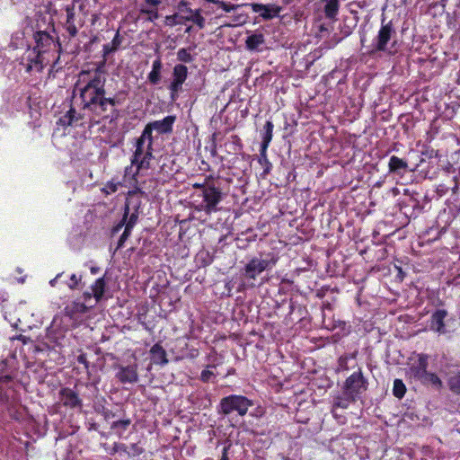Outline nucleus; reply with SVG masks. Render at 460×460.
I'll use <instances>...</instances> for the list:
<instances>
[{
	"mask_svg": "<svg viewBox=\"0 0 460 460\" xmlns=\"http://www.w3.org/2000/svg\"><path fill=\"white\" fill-rule=\"evenodd\" d=\"M279 257L276 252H268L264 258L252 257L242 269L244 279L255 280L264 270H271Z\"/></svg>",
	"mask_w": 460,
	"mask_h": 460,
	"instance_id": "nucleus-2",
	"label": "nucleus"
},
{
	"mask_svg": "<svg viewBox=\"0 0 460 460\" xmlns=\"http://www.w3.org/2000/svg\"><path fill=\"white\" fill-rule=\"evenodd\" d=\"M429 356L425 353H419L417 355V360L414 364L410 367V372L411 376L420 381L423 378L428 372Z\"/></svg>",
	"mask_w": 460,
	"mask_h": 460,
	"instance_id": "nucleus-16",
	"label": "nucleus"
},
{
	"mask_svg": "<svg viewBox=\"0 0 460 460\" xmlns=\"http://www.w3.org/2000/svg\"><path fill=\"white\" fill-rule=\"evenodd\" d=\"M20 65L24 67L26 73L31 74L42 72L47 62L44 54L32 47H28L21 57Z\"/></svg>",
	"mask_w": 460,
	"mask_h": 460,
	"instance_id": "nucleus-5",
	"label": "nucleus"
},
{
	"mask_svg": "<svg viewBox=\"0 0 460 460\" xmlns=\"http://www.w3.org/2000/svg\"><path fill=\"white\" fill-rule=\"evenodd\" d=\"M448 313L446 309L435 310L429 318V328L430 331L441 335L447 333L446 318Z\"/></svg>",
	"mask_w": 460,
	"mask_h": 460,
	"instance_id": "nucleus-14",
	"label": "nucleus"
},
{
	"mask_svg": "<svg viewBox=\"0 0 460 460\" xmlns=\"http://www.w3.org/2000/svg\"><path fill=\"white\" fill-rule=\"evenodd\" d=\"M140 171L137 170V167L136 165H132V164L130 163V164L128 166H126L125 167V170H124V175H123V180L125 182H128V183H137V176L139 174Z\"/></svg>",
	"mask_w": 460,
	"mask_h": 460,
	"instance_id": "nucleus-31",
	"label": "nucleus"
},
{
	"mask_svg": "<svg viewBox=\"0 0 460 460\" xmlns=\"http://www.w3.org/2000/svg\"><path fill=\"white\" fill-rule=\"evenodd\" d=\"M244 234H250L249 236L246 237V240L248 242L255 241L256 236H257L256 234H252V230H248L246 233H242V235H244Z\"/></svg>",
	"mask_w": 460,
	"mask_h": 460,
	"instance_id": "nucleus-58",
	"label": "nucleus"
},
{
	"mask_svg": "<svg viewBox=\"0 0 460 460\" xmlns=\"http://www.w3.org/2000/svg\"><path fill=\"white\" fill-rule=\"evenodd\" d=\"M193 187H194L195 189H200V190H201V193H203L204 189H207V188H208V186H206V185H205V184H203V183H195V184H193Z\"/></svg>",
	"mask_w": 460,
	"mask_h": 460,
	"instance_id": "nucleus-63",
	"label": "nucleus"
},
{
	"mask_svg": "<svg viewBox=\"0 0 460 460\" xmlns=\"http://www.w3.org/2000/svg\"><path fill=\"white\" fill-rule=\"evenodd\" d=\"M150 356L155 365L164 366L168 363L167 353L159 342L152 346Z\"/></svg>",
	"mask_w": 460,
	"mask_h": 460,
	"instance_id": "nucleus-24",
	"label": "nucleus"
},
{
	"mask_svg": "<svg viewBox=\"0 0 460 460\" xmlns=\"http://www.w3.org/2000/svg\"><path fill=\"white\" fill-rule=\"evenodd\" d=\"M162 4V0H144V4H141L140 8H158V5Z\"/></svg>",
	"mask_w": 460,
	"mask_h": 460,
	"instance_id": "nucleus-52",
	"label": "nucleus"
},
{
	"mask_svg": "<svg viewBox=\"0 0 460 460\" xmlns=\"http://www.w3.org/2000/svg\"><path fill=\"white\" fill-rule=\"evenodd\" d=\"M102 101H103V103H102V105L100 108V117H104L103 114L107 111L108 105L115 107V106L120 104V102L115 96H113V97H106V94H105V95H103Z\"/></svg>",
	"mask_w": 460,
	"mask_h": 460,
	"instance_id": "nucleus-36",
	"label": "nucleus"
},
{
	"mask_svg": "<svg viewBox=\"0 0 460 460\" xmlns=\"http://www.w3.org/2000/svg\"><path fill=\"white\" fill-rule=\"evenodd\" d=\"M105 84L100 79L78 77L73 91L74 96L77 93L81 101V110L88 111L93 116L100 117V108L103 103V95L106 94Z\"/></svg>",
	"mask_w": 460,
	"mask_h": 460,
	"instance_id": "nucleus-1",
	"label": "nucleus"
},
{
	"mask_svg": "<svg viewBox=\"0 0 460 460\" xmlns=\"http://www.w3.org/2000/svg\"><path fill=\"white\" fill-rule=\"evenodd\" d=\"M153 131L154 129L149 125V123H147L140 135L141 137L144 138V140L147 141V149H151V146H153L154 145Z\"/></svg>",
	"mask_w": 460,
	"mask_h": 460,
	"instance_id": "nucleus-37",
	"label": "nucleus"
},
{
	"mask_svg": "<svg viewBox=\"0 0 460 460\" xmlns=\"http://www.w3.org/2000/svg\"><path fill=\"white\" fill-rule=\"evenodd\" d=\"M451 181L453 183L452 185H447L446 183H440L437 187V191H438V193L440 196L447 194L449 190H452L453 194H456L457 193V190H458V188H459L457 177L454 176L453 179L451 180Z\"/></svg>",
	"mask_w": 460,
	"mask_h": 460,
	"instance_id": "nucleus-34",
	"label": "nucleus"
},
{
	"mask_svg": "<svg viewBox=\"0 0 460 460\" xmlns=\"http://www.w3.org/2000/svg\"><path fill=\"white\" fill-rule=\"evenodd\" d=\"M273 128L274 124L271 120H267L265 125L263 126V130L261 133V143L260 150L267 151L273 137Z\"/></svg>",
	"mask_w": 460,
	"mask_h": 460,
	"instance_id": "nucleus-26",
	"label": "nucleus"
},
{
	"mask_svg": "<svg viewBox=\"0 0 460 460\" xmlns=\"http://www.w3.org/2000/svg\"><path fill=\"white\" fill-rule=\"evenodd\" d=\"M112 367L117 370L115 377L120 384H136L139 379L137 363L128 366L114 364Z\"/></svg>",
	"mask_w": 460,
	"mask_h": 460,
	"instance_id": "nucleus-11",
	"label": "nucleus"
},
{
	"mask_svg": "<svg viewBox=\"0 0 460 460\" xmlns=\"http://www.w3.org/2000/svg\"><path fill=\"white\" fill-rule=\"evenodd\" d=\"M406 393V386L402 379L396 378L394 381L393 394L398 399H402Z\"/></svg>",
	"mask_w": 460,
	"mask_h": 460,
	"instance_id": "nucleus-35",
	"label": "nucleus"
},
{
	"mask_svg": "<svg viewBox=\"0 0 460 460\" xmlns=\"http://www.w3.org/2000/svg\"><path fill=\"white\" fill-rule=\"evenodd\" d=\"M153 151H154L153 146H151V149H147V147H146L142 157H145L146 159L152 160L154 158Z\"/></svg>",
	"mask_w": 460,
	"mask_h": 460,
	"instance_id": "nucleus-57",
	"label": "nucleus"
},
{
	"mask_svg": "<svg viewBox=\"0 0 460 460\" xmlns=\"http://www.w3.org/2000/svg\"><path fill=\"white\" fill-rule=\"evenodd\" d=\"M258 163L263 167V172L261 173V178L265 179L272 170V164L268 159L267 151L260 150Z\"/></svg>",
	"mask_w": 460,
	"mask_h": 460,
	"instance_id": "nucleus-29",
	"label": "nucleus"
},
{
	"mask_svg": "<svg viewBox=\"0 0 460 460\" xmlns=\"http://www.w3.org/2000/svg\"><path fill=\"white\" fill-rule=\"evenodd\" d=\"M122 41H123V38L119 34V30H118L116 31V34H115L114 38L112 39V40H111V42L110 44L117 51L119 49V48L120 47Z\"/></svg>",
	"mask_w": 460,
	"mask_h": 460,
	"instance_id": "nucleus-50",
	"label": "nucleus"
},
{
	"mask_svg": "<svg viewBox=\"0 0 460 460\" xmlns=\"http://www.w3.org/2000/svg\"><path fill=\"white\" fill-rule=\"evenodd\" d=\"M253 405L252 400L243 395L231 394L223 397L220 401V412L225 415L236 411L240 416H244L249 408Z\"/></svg>",
	"mask_w": 460,
	"mask_h": 460,
	"instance_id": "nucleus-3",
	"label": "nucleus"
},
{
	"mask_svg": "<svg viewBox=\"0 0 460 460\" xmlns=\"http://www.w3.org/2000/svg\"><path fill=\"white\" fill-rule=\"evenodd\" d=\"M29 349H31L32 352H34V353H38L40 351H42V349L38 345H36L34 342H33V345H31Z\"/></svg>",
	"mask_w": 460,
	"mask_h": 460,
	"instance_id": "nucleus-62",
	"label": "nucleus"
},
{
	"mask_svg": "<svg viewBox=\"0 0 460 460\" xmlns=\"http://www.w3.org/2000/svg\"><path fill=\"white\" fill-rule=\"evenodd\" d=\"M367 387V379L363 376L362 369L359 367L346 378L342 389L344 393L351 394L352 400H358Z\"/></svg>",
	"mask_w": 460,
	"mask_h": 460,
	"instance_id": "nucleus-4",
	"label": "nucleus"
},
{
	"mask_svg": "<svg viewBox=\"0 0 460 460\" xmlns=\"http://www.w3.org/2000/svg\"><path fill=\"white\" fill-rule=\"evenodd\" d=\"M33 40L35 45L32 48L44 55L50 50L52 46H58V52L61 51V44L58 37L54 36L48 31H36L33 33Z\"/></svg>",
	"mask_w": 460,
	"mask_h": 460,
	"instance_id": "nucleus-7",
	"label": "nucleus"
},
{
	"mask_svg": "<svg viewBox=\"0 0 460 460\" xmlns=\"http://www.w3.org/2000/svg\"><path fill=\"white\" fill-rule=\"evenodd\" d=\"M265 38L262 33H253L245 40V48L249 51H260L259 47L264 44Z\"/></svg>",
	"mask_w": 460,
	"mask_h": 460,
	"instance_id": "nucleus-27",
	"label": "nucleus"
},
{
	"mask_svg": "<svg viewBox=\"0 0 460 460\" xmlns=\"http://www.w3.org/2000/svg\"><path fill=\"white\" fill-rule=\"evenodd\" d=\"M396 31L394 27L392 21L385 23V19L382 20L381 27L377 32L376 37L374 40V51L386 52L388 48L387 45L392 40L393 36H395Z\"/></svg>",
	"mask_w": 460,
	"mask_h": 460,
	"instance_id": "nucleus-8",
	"label": "nucleus"
},
{
	"mask_svg": "<svg viewBox=\"0 0 460 460\" xmlns=\"http://www.w3.org/2000/svg\"><path fill=\"white\" fill-rule=\"evenodd\" d=\"M131 231H132V229H130L127 226L124 228L122 234L120 235L119 239L118 240L116 250L121 249L124 246L125 242L128 240V238L131 234Z\"/></svg>",
	"mask_w": 460,
	"mask_h": 460,
	"instance_id": "nucleus-44",
	"label": "nucleus"
},
{
	"mask_svg": "<svg viewBox=\"0 0 460 460\" xmlns=\"http://www.w3.org/2000/svg\"><path fill=\"white\" fill-rule=\"evenodd\" d=\"M99 271H100V268L97 266H92L90 268V272L92 275H96L97 273H99Z\"/></svg>",
	"mask_w": 460,
	"mask_h": 460,
	"instance_id": "nucleus-64",
	"label": "nucleus"
},
{
	"mask_svg": "<svg viewBox=\"0 0 460 460\" xmlns=\"http://www.w3.org/2000/svg\"><path fill=\"white\" fill-rule=\"evenodd\" d=\"M140 13L147 14L146 20L154 22L159 18L158 8H140Z\"/></svg>",
	"mask_w": 460,
	"mask_h": 460,
	"instance_id": "nucleus-42",
	"label": "nucleus"
},
{
	"mask_svg": "<svg viewBox=\"0 0 460 460\" xmlns=\"http://www.w3.org/2000/svg\"><path fill=\"white\" fill-rule=\"evenodd\" d=\"M106 62L107 58L104 59V58H102V60L95 64V67L93 69L81 70L78 74L80 80H84V78L86 77L89 79H100L106 82Z\"/></svg>",
	"mask_w": 460,
	"mask_h": 460,
	"instance_id": "nucleus-18",
	"label": "nucleus"
},
{
	"mask_svg": "<svg viewBox=\"0 0 460 460\" xmlns=\"http://www.w3.org/2000/svg\"><path fill=\"white\" fill-rule=\"evenodd\" d=\"M199 356V350L197 349H193L190 351L189 358H195Z\"/></svg>",
	"mask_w": 460,
	"mask_h": 460,
	"instance_id": "nucleus-61",
	"label": "nucleus"
},
{
	"mask_svg": "<svg viewBox=\"0 0 460 460\" xmlns=\"http://www.w3.org/2000/svg\"><path fill=\"white\" fill-rule=\"evenodd\" d=\"M119 185V182H116L113 180L109 181L102 189V192L104 193L105 195L115 193L118 190Z\"/></svg>",
	"mask_w": 460,
	"mask_h": 460,
	"instance_id": "nucleus-43",
	"label": "nucleus"
},
{
	"mask_svg": "<svg viewBox=\"0 0 460 460\" xmlns=\"http://www.w3.org/2000/svg\"><path fill=\"white\" fill-rule=\"evenodd\" d=\"M202 196V201L196 208L198 211H203L208 215L218 211L217 205L223 199V193L219 188L214 185L208 186L204 189Z\"/></svg>",
	"mask_w": 460,
	"mask_h": 460,
	"instance_id": "nucleus-6",
	"label": "nucleus"
},
{
	"mask_svg": "<svg viewBox=\"0 0 460 460\" xmlns=\"http://www.w3.org/2000/svg\"><path fill=\"white\" fill-rule=\"evenodd\" d=\"M357 400L351 399V394L344 393L341 395L334 397L332 412L335 417L334 410L336 408L347 409L351 403H354Z\"/></svg>",
	"mask_w": 460,
	"mask_h": 460,
	"instance_id": "nucleus-28",
	"label": "nucleus"
},
{
	"mask_svg": "<svg viewBox=\"0 0 460 460\" xmlns=\"http://www.w3.org/2000/svg\"><path fill=\"white\" fill-rule=\"evenodd\" d=\"M10 340L11 341L18 340V341H22V345H24V346L27 345V346H29V348L31 347V345H33V341L30 337L22 335V334L11 337Z\"/></svg>",
	"mask_w": 460,
	"mask_h": 460,
	"instance_id": "nucleus-48",
	"label": "nucleus"
},
{
	"mask_svg": "<svg viewBox=\"0 0 460 460\" xmlns=\"http://www.w3.org/2000/svg\"><path fill=\"white\" fill-rule=\"evenodd\" d=\"M76 360L79 364H82L84 367V368L88 371L90 363L87 359V355L85 353H81L80 355H78Z\"/></svg>",
	"mask_w": 460,
	"mask_h": 460,
	"instance_id": "nucleus-53",
	"label": "nucleus"
},
{
	"mask_svg": "<svg viewBox=\"0 0 460 460\" xmlns=\"http://www.w3.org/2000/svg\"><path fill=\"white\" fill-rule=\"evenodd\" d=\"M176 121L175 115H168L160 120L148 122L152 128L159 135H169L173 130V124Z\"/></svg>",
	"mask_w": 460,
	"mask_h": 460,
	"instance_id": "nucleus-20",
	"label": "nucleus"
},
{
	"mask_svg": "<svg viewBox=\"0 0 460 460\" xmlns=\"http://www.w3.org/2000/svg\"><path fill=\"white\" fill-rule=\"evenodd\" d=\"M88 302L73 301L64 308V314L66 316L73 319L78 314H84L89 312L95 306V304L87 305Z\"/></svg>",
	"mask_w": 460,
	"mask_h": 460,
	"instance_id": "nucleus-21",
	"label": "nucleus"
},
{
	"mask_svg": "<svg viewBox=\"0 0 460 460\" xmlns=\"http://www.w3.org/2000/svg\"><path fill=\"white\" fill-rule=\"evenodd\" d=\"M131 424V420L127 418L123 420H119L113 421L111 425V429L115 431V433L120 438L124 431H126Z\"/></svg>",
	"mask_w": 460,
	"mask_h": 460,
	"instance_id": "nucleus-30",
	"label": "nucleus"
},
{
	"mask_svg": "<svg viewBox=\"0 0 460 460\" xmlns=\"http://www.w3.org/2000/svg\"><path fill=\"white\" fill-rule=\"evenodd\" d=\"M324 14L328 19H334L339 12V0H325Z\"/></svg>",
	"mask_w": 460,
	"mask_h": 460,
	"instance_id": "nucleus-32",
	"label": "nucleus"
},
{
	"mask_svg": "<svg viewBox=\"0 0 460 460\" xmlns=\"http://www.w3.org/2000/svg\"><path fill=\"white\" fill-rule=\"evenodd\" d=\"M449 389L455 393L460 394V374L451 376L448 380Z\"/></svg>",
	"mask_w": 460,
	"mask_h": 460,
	"instance_id": "nucleus-41",
	"label": "nucleus"
},
{
	"mask_svg": "<svg viewBox=\"0 0 460 460\" xmlns=\"http://www.w3.org/2000/svg\"><path fill=\"white\" fill-rule=\"evenodd\" d=\"M91 291H84L82 295L83 299L85 302H89L93 297L94 298V304H98L103 299H107L105 297V293L108 289L107 281L105 279V276L98 278L90 287Z\"/></svg>",
	"mask_w": 460,
	"mask_h": 460,
	"instance_id": "nucleus-13",
	"label": "nucleus"
},
{
	"mask_svg": "<svg viewBox=\"0 0 460 460\" xmlns=\"http://www.w3.org/2000/svg\"><path fill=\"white\" fill-rule=\"evenodd\" d=\"M188 67L183 64H177L172 68V80L170 83L169 90L172 99L178 95L182 89V84L188 77Z\"/></svg>",
	"mask_w": 460,
	"mask_h": 460,
	"instance_id": "nucleus-12",
	"label": "nucleus"
},
{
	"mask_svg": "<svg viewBox=\"0 0 460 460\" xmlns=\"http://www.w3.org/2000/svg\"><path fill=\"white\" fill-rule=\"evenodd\" d=\"M138 192L142 193L141 190L138 188L129 190L128 192V197L126 199L124 207H128V217L126 219V226L130 229L134 228L138 220L141 200L138 197H135Z\"/></svg>",
	"mask_w": 460,
	"mask_h": 460,
	"instance_id": "nucleus-9",
	"label": "nucleus"
},
{
	"mask_svg": "<svg viewBox=\"0 0 460 460\" xmlns=\"http://www.w3.org/2000/svg\"><path fill=\"white\" fill-rule=\"evenodd\" d=\"M225 12L226 13H229L231 11H234L235 9H237L239 7V5L237 4H230V3H226V2H221L220 3V5H219Z\"/></svg>",
	"mask_w": 460,
	"mask_h": 460,
	"instance_id": "nucleus-54",
	"label": "nucleus"
},
{
	"mask_svg": "<svg viewBox=\"0 0 460 460\" xmlns=\"http://www.w3.org/2000/svg\"><path fill=\"white\" fill-rule=\"evenodd\" d=\"M98 411L102 415V417L105 420H109L116 417L115 412H113L111 410H110L104 406H102V409Z\"/></svg>",
	"mask_w": 460,
	"mask_h": 460,
	"instance_id": "nucleus-49",
	"label": "nucleus"
},
{
	"mask_svg": "<svg viewBox=\"0 0 460 460\" xmlns=\"http://www.w3.org/2000/svg\"><path fill=\"white\" fill-rule=\"evenodd\" d=\"M66 13V20L64 23V28L66 31L68 33L69 38H75L78 33V29L76 26V19H75V4H67L65 8Z\"/></svg>",
	"mask_w": 460,
	"mask_h": 460,
	"instance_id": "nucleus-22",
	"label": "nucleus"
},
{
	"mask_svg": "<svg viewBox=\"0 0 460 460\" xmlns=\"http://www.w3.org/2000/svg\"><path fill=\"white\" fill-rule=\"evenodd\" d=\"M167 23L171 26L181 25L185 23V15L183 13H176L166 16Z\"/></svg>",
	"mask_w": 460,
	"mask_h": 460,
	"instance_id": "nucleus-38",
	"label": "nucleus"
},
{
	"mask_svg": "<svg viewBox=\"0 0 460 460\" xmlns=\"http://www.w3.org/2000/svg\"><path fill=\"white\" fill-rule=\"evenodd\" d=\"M82 279L83 278L81 275L77 276L75 273L72 274L70 276L69 282L67 283V287L73 290L78 288L80 283L82 282Z\"/></svg>",
	"mask_w": 460,
	"mask_h": 460,
	"instance_id": "nucleus-45",
	"label": "nucleus"
},
{
	"mask_svg": "<svg viewBox=\"0 0 460 460\" xmlns=\"http://www.w3.org/2000/svg\"><path fill=\"white\" fill-rule=\"evenodd\" d=\"M228 448H229V447H224L220 460H229Z\"/></svg>",
	"mask_w": 460,
	"mask_h": 460,
	"instance_id": "nucleus-60",
	"label": "nucleus"
},
{
	"mask_svg": "<svg viewBox=\"0 0 460 460\" xmlns=\"http://www.w3.org/2000/svg\"><path fill=\"white\" fill-rule=\"evenodd\" d=\"M178 11H180V13H190L189 16H185V23L187 22H191L200 30L205 28L206 22L205 18L201 15V9L192 10L190 7H189L188 2L185 0H181L178 4Z\"/></svg>",
	"mask_w": 460,
	"mask_h": 460,
	"instance_id": "nucleus-15",
	"label": "nucleus"
},
{
	"mask_svg": "<svg viewBox=\"0 0 460 460\" xmlns=\"http://www.w3.org/2000/svg\"><path fill=\"white\" fill-rule=\"evenodd\" d=\"M84 119V113L77 112L73 106L58 119V124L62 127L69 126H83Z\"/></svg>",
	"mask_w": 460,
	"mask_h": 460,
	"instance_id": "nucleus-17",
	"label": "nucleus"
},
{
	"mask_svg": "<svg viewBox=\"0 0 460 460\" xmlns=\"http://www.w3.org/2000/svg\"><path fill=\"white\" fill-rule=\"evenodd\" d=\"M388 170L390 173L402 176L408 171V163L402 158L392 155L388 162Z\"/></svg>",
	"mask_w": 460,
	"mask_h": 460,
	"instance_id": "nucleus-23",
	"label": "nucleus"
},
{
	"mask_svg": "<svg viewBox=\"0 0 460 460\" xmlns=\"http://www.w3.org/2000/svg\"><path fill=\"white\" fill-rule=\"evenodd\" d=\"M127 446L125 444L114 443L112 451L113 453L118 451H126Z\"/></svg>",
	"mask_w": 460,
	"mask_h": 460,
	"instance_id": "nucleus-56",
	"label": "nucleus"
},
{
	"mask_svg": "<svg viewBox=\"0 0 460 460\" xmlns=\"http://www.w3.org/2000/svg\"><path fill=\"white\" fill-rule=\"evenodd\" d=\"M128 207L124 208L123 217H122L121 220L111 228L112 235L119 233L122 229V227H124V228L126 227V219L128 218Z\"/></svg>",
	"mask_w": 460,
	"mask_h": 460,
	"instance_id": "nucleus-39",
	"label": "nucleus"
},
{
	"mask_svg": "<svg viewBox=\"0 0 460 460\" xmlns=\"http://www.w3.org/2000/svg\"><path fill=\"white\" fill-rule=\"evenodd\" d=\"M150 162L151 160L146 159L145 157L140 158L137 164H135L137 167V170H147L150 168Z\"/></svg>",
	"mask_w": 460,
	"mask_h": 460,
	"instance_id": "nucleus-51",
	"label": "nucleus"
},
{
	"mask_svg": "<svg viewBox=\"0 0 460 460\" xmlns=\"http://www.w3.org/2000/svg\"><path fill=\"white\" fill-rule=\"evenodd\" d=\"M75 388L76 385L73 388L62 387L58 392L59 402L66 409L81 410L83 408V399Z\"/></svg>",
	"mask_w": 460,
	"mask_h": 460,
	"instance_id": "nucleus-10",
	"label": "nucleus"
},
{
	"mask_svg": "<svg viewBox=\"0 0 460 460\" xmlns=\"http://www.w3.org/2000/svg\"><path fill=\"white\" fill-rule=\"evenodd\" d=\"M216 376L214 374L213 371L209 370V369H204L201 371L200 373V376H199V379L203 382V383H208L211 381L212 378H214Z\"/></svg>",
	"mask_w": 460,
	"mask_h": 460,
	"instance_id": "nucleus-46",
	"label": "nucleus"
},
{
	"mask_svg": "<svg viewBox=\"0 0 460 460\" xmlns=\"http://www.w3.org/2000/svg\"><path fill=\"white\" fill-rule=\"evenodd\" d=\"M177 59L183 63H190L193 61V57L187 49L181 48L177 51Z\"/></svg>",
	"mask_w": 460,
	"mask_h": 460,
	"instance_id": "nucleus-40",
	"label": "nucleus"
},
{
	"mask_svg": "<svg viewBox=\"0 0 460 460\" xmlns=\"http://www.w3.org/2000/svg\"><path fill=\"white\" fill-rule=\"evenodd\" d=\"M115 51V49L111 47L110 43L104 44L102 46V58H104L105 59L111 53H113Z\"/></svg>",
	"mask_w": 460,
	"mask_h": 460,
	"instance_id": "nucleus-55",
	"label": "nucleus"
},
{
	"mask_svg": "<svg viewBox=\"0 0 460 460\" xmlns=\"http://www.w3.org/2000/svg\"><path fill=\"white\" fill-rule=\"evenodd\" d=\"M420 382L425 385H432L437 389H440L442 387V381L438 375L429 371L426 373L425 376L420 380Z\"/></svg>",
	"mask_w": 460,
	"mask_h": 460,
	"instance_id": "nucleus-33",
	"label": "nucleus"
},
{
	"mask_svg": "<svg viewBox=\"0 0 460 460\" xmlns=\"http://www.w3.org/2000/svg\"><path fill=\"white\" fill-rule=\"evenodd\" d=\"M145 143H146V140H144V138H142L140 136L139 137H137L136 139L135 147L144 148Z\"/></svg>",
	"mask_w": 460,
	"mask_h": 460,
	"instance_id": "nucleus-59",
	"label": "nucleus"
},
{
	"mask_svg": "<svg viewBox=\"0 0 460 460\" xmlns=\"http://www.w3.org/2000/svg\"><path fill=\"white\" fill-rule=\"evenodd\" d=\"M163 62L161 57L158 56L152 64V69L147 75V80L151 84L156 85L161 82Z\"/></svg>",
	"mask_w": 460,
	"mask_h": 460,
	"instance_id": "nucleus-25",
	"label": "nucleus"
},
{
	"mask_svg": "<svg viewBox=\"0 0 460 460\" xmlns=\"http://www.w3.org/2000/svg\"><path fill=\"white\" fill-rule=\"evenodd\" d=\"M252 10L254 13H260V16L264 20H271L279 16L282 8L275 4H263L253 3L252 4Z\"/></svg>",
	"mask_w": 460,
	"mask_h": 460,
	"instance_id": "nucleus-19",
	"label": "nucleus"
},
{
	"mask_svg": "<svg viewBox=\"0 0 460 460\" xmlns=\"http://www.w3.org/2000/svg\"><path fill=\"white\" fill-rule=\"evenodd\" d=\"M145 149L140 147H136L135 151L133 152V155L130 158L132 165L137 164V161L142 158L144 155Z\"/></svg>",
	"mask_w": 460,
	"mask_h": 460,
	"instance_id": "nucleus-47",
	"label": "nucleus"
}]
</instances>
